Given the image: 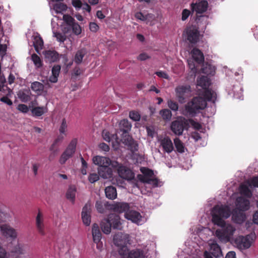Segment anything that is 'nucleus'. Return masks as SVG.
Listing matches in <instances>:
<instances>
[{"label":"nucleus","instance_id":"nucleus-1","mask_svg":"<svg viewBox=\"0 0 258 258\" xmlns=\"http://www.w3.org/2000/svg\"><path fill=\"white\" fill-rule=\"evenodd\" d=\"M230 209L228 206L217 205L212 211L213 222L222 228L215 232L216 236L218 239L224 242L229 241L235 231L231 225L226 224L223 218H227L230 215Z\"/></svg>","mask_w":258,"mask_h":258},{"label":"nucleus","instance_id":"nucleus-2","mask_svg":"<svg viewBox=\"0 0 258 258\" xmlns=\"http://www.w3.org/2000/svg\"><path fill=\"white\" fill-rule=\"evenodd\" d=\"M142 174L138 176L139 180L145 184L140 190L142 194L148 195L151 192L152 188L158 186V181L153 171L148 168L142 167L140 169Z\"/></svg>","mask_w":258,"mask_h":258},{"label":"nucleus","instance_id":"nucleus-3","mask_svg":"<svg viewBox=\"0 0 258 258\" xmlns=\"http://www.w3.org/2000/svg\"><path fill=\"white\" fill-rule=\"evenodd\" d=\"M114 245L118 247V251L122 256H125L128 253V245L132 243L131 239L128 234L122 232H117L113 238Z\"/></svg>","mask_w":258,"mask_h":258},{"label":"nucleus","instance_id":"nucleus-4","mask_svg":"<svg viewBox=\"0 0 258 258\" xmlns=\"http://www.w3.org/2000/svg\"><path fill=\"white\" fill-rule=\"evenodd\" d=\"M206 106V101L203 98L201 97H194L185 105L183 114L185 115L194 116L199 113L201 110L204 109Z\"/></svg>","mask_w":258,"mask_h":258},{"label":"nucleus","instance_id":"nucleus-5","mask_svg":"<svg viewBox=\"0 0 258 258\" xmlns=\"http://www.w3.org/2000/svg\"><path fill=\"white\" fill-rule=\"evenodd\" d=\"M175 96L179 103L183 104L191 96V89L188 85H179L175 89Z\"/></svg>","mask_w":258,"mask_h":258},{"label":"nucleus","instance_id":"nucleus-6","mask_svg":"<svg viewBox=\"0 0 258 258\" xmlns=\"http://www.w3.org/2000/svg\"><path fill=\"white\" fill-rule=\"evenodd\" d=\"M210 80L207 77L202 76L197 80V85L205 90V96L209 101L214 102L216 94L214 91L208 89L210 85Z\"/></svg>","mask_w":258,"mask_h":258},{"label":"nucleus","instance_id":"nucleus-7","mask_svg":"<svg viewBox=\"0 0 258 258\" xmlns=\"http://www.w3.org/2000/svg\"><path fill=\"white\" fill-rule=\"evenodd\" d=\"M254 238V236L252 234L246 236H239L234 239V244L240 250L247 249L250 247Z\"/></svg>","mask_w":258,"mask_h":258},{"label":"nucleus","instance_id":"nucleus-8","mask_svg":"<svg viewBox=\"0 0 258 258\" xmlns=\"http://www.w3.org/2000/svg\"><path fill=\"white\" fill-rule=\"evenodd\" d=\"M255 187H258V177L251 178L241 184L240 192L241 194L249 198L252 195L250 188Z\"/></svg>","mask_w":258,"mask_h":258},{"label":"nucleus","instance_id":"nucleus-9","mask_svg":"<svg viewBox=\"0 0 258 258\" xmlns=\"http://www.w3.org/2000/svg\"><path fill=\"white\" fill-rule=\"evenodd\" d=\"M0 223V232L1 235L6 238L12 240L16 239L18 235L16 229L12 227L10 224L5 223Z\"/></svg>","mask_w":258,"mask_h":258},{"label":"nucleus","instance_id":"nucleus-10","mask_svg":"<svg viewBox=\"0 0 258 258\" xmlns=\"http://www.w3.org/2000/svg\"><path fill=\"white\" fill-rule=\"evenodd\" d=\"M92 161L93 163L98 166V168H101L105 166L111 165L112 168H116L118 166V163L115 161H111L110 158L101 156H94Z\"/></svg>","mask_w":258,"mask_h":258},{"label":"nucleus","instance_id":"nucleus-11","mask_svg":"<svg viewBox=\"0 0 258 258\" xmlns=\"http://www.w3.org/2000/svg\"><path fill=\"white\" fill-rule=\"evenodd\" d=\"M77 142V140L75 139L70 143L59 159V163L61 164H64L68 159L73 156L76 151Z\"/></svg>","mask_w":258,"mask_h":258},{"label":"nucleus","instance_id":"nucleus-12","mask_svg":"<svg viewBox=\"0 0 258 258\" xmlns=\"http://www.w3.org/2000/svg\"><path fill=\"white\" fill-rule=\"evenodd\" d=\"M183 34L185 35L186 38L190 43L195 44L200 39L199 31L194 26L186 28Z\"/></svg>","mask_w":258,"mask_h":258},{"label":"nucleus","instance_id":"nucleus-13","mask_svg":"<svg viewBox=\"0 0 258 258\" xmlns=\"http://www.w3.org/2000/svg\"><path fill=\"white\" fill-rule=\"evenodd\" d=\"M122 142L126 145L128 149L132 152H135L138 150V145L131 136L127 132H123L121 139Z\"/></svg>","mask_w":258,"mask_h":258},{"label":"nucleus","instance_id":"nucleus-14","mask_svg":"<svg viewBox=\"0 0 258 258\" xmlns=\"http://www.w3.org/2000/svg\"><path fill=\"white\" fill-rule=\"evenodd\" d=\"M158 142L164 152L171 153L174 150V146L171 140L168 137H160Z\"/></svg>","mask_w":258,"mask_h":258},{"label":"nucleus","instance_id":"nucleus-15","mask_svg":"<svg viewBox=\"0 0 258 258\" xmlns=\"http://www.w3.org/2000/svg\"><path fill=\"white\" fill-rule=\"evenodd\" d=\"M116 168H117L118 174L121 178L129 180L134 177L133 172L126 167L118 163V166Z\"/></svg>","mask_w":258,"mask_h":258},{"label":"nucleus","instance_id":"nucleus-16","mask_svg":"<svg viewBox=\"0 0 258 258\" xmlns=\"http://www.w3.org/2000/svg\"><path fill=\"white\" fill-rule=\"evenodd\" d=\"M36 227L39 234L42 236L46 234L44 216L40 212H38L36 217Z\"/></svg>","mask_w":258,"mask_h":258},{"label":"nucleus","instance_id":"nucleus-17","mask_svg":"<svg viewBox=\"0 0 258 258\" xmlns=\"http://www.w3.org/2000/svg\"><path fill=\"white\" fill-rule=\"evenodd\" d=\"M91 206L89 203H87L83 208L82 211V219L83 223L89 226L91 223Z\"/></svg>","mask_w":258,"mask_h":258},{"label":"nucleus","instance_id":"nucleus-18","mask_svg":"<svg viewBox=\"0 0 258 258\" xmlns=\"http://www.w3.org/2000/svg\"><path fill=\"white\" fill-rule=\"evenodd\" d=\"M124 217L128 220L138 224H141L142 217L141 214L134 210L130 209L124 214Z\"/></svg>","mask_w":258,"mask_h":258},{"label":"nucleus","instance_id":"nucleus-19","mask_svg":"<svg viewBox=\"0 0 258 258\" xmlns=\"http://www.w3.org/2000/svg\"><path fill=\"white\" fill-rule=\"evenodd\" d=\"M208 3L206 0H201L199 2L191 4V8L193 12L195 11L197 14H202L206 11Z\"/></svg>","mask_w":258,"mask_h":258},{"label":"nucleus","instance_id":"nucleus-20","mask_svg":"<svg viewBox=\"0 0 258 258\" xmlns=\"http://www.w3.org/2000/svg\"><path fill=\"white\" fill-rule=\"evenodd\" d=\"M109 207L110 210L119 213L123 212L125 213L130 209L128 204L123 202L114 203L110 205Z\"/></svg>","mask_w":258,"mask_h":258},{"label":"nucleus","instance_id":"nucleus-21","mask_svg":"<svg viewBox=\"0 0 258 258\" xmlns=\"http://www.w3.org/2000/svg\"><path fill=\"white\" fill-rule=\"evenodd\" d=\"M184 121L181 119L175 120L171 123V129L175 135H181L184 130Z\"/></svg>","mask_w":258,"mask_h":258},{"label":"nucleus","instance_id":"nucleus-22","mask_svg":"<svg viewBox=\"0 0 258 258\" xmlns=\"http://www.w3.org/2000/svg\"><path fill=\"white\" fill-rule=\"evenodd\" d=\"M113 229H121V223L120 217L115 214H110L107 219Z\"/></svg>","mask_w":258,"mask_h":258},{"label":"nucleus","instance_id":"nucleus-23","mask_svg":"<svg viewBox=\"0 0 258 258\" xmlns=\"http://www.w3.org/2000/svg\"><path fill=\"white\" fill-rule=\"evenodd\" d=\"M110 166H105L103 168L97 169L98 173L101 178L109 179L112 177L113 171Z\"/></svg>","mask_w":258,"mask_h":258},{"label":"nucleus","instance_id":"nucleus-24","mask_svg":"<svg viewBox=\"0 0 258 258\" xmlns=\"http://www.w3.org/2000/svg\"><path fill=\"white\" fill-rule=\"evenodd\" d=\"M236 207L240 211L247 210L249 208V202L244 198L239 197L236 200Z\"/></svg>","mask_w":258,"mask_h":258},{"label":"nucleus","instance_id":"nucleus-25","mask_svg":"<svg viewBox=\"0 0 258 258\" xmlns=\"http://www.w3.org/2000/svg\"><path fill=\"white\" fill-rule=\"evenodd\" d=\"M146 256V252L144 250L140 249H136L132 250L130 251H128L127 255L125 256H122L123 258H145Z\"/></svg>","mask_w":258,"mask_h":258},{"label":"nucleus","instance_id":"nucleus-26","mask_svg":"<svg viewBox=\"0 0 258 258\" xmlns=\"http://www.w3.org/2000/svg\"><path fill=\"white\" fill-rule=\"evenodd\" d=\"M92 234L94 242H99L101 241L102 234L97 224L94 223L92 225Z\"/></svg>","mask_w":258,"mask_h":258},{"label":"nucleus","instance_id":"nucleus-27","mask_svg":"<svg viewBox=\"0 0 258 258\" xmlns=\"http://www.w3.org/2000/svg\"><path fill=\"white\" fill-rule=\"evenodd\" d=\"M209 245L212 255L215 257L219 256L221 254V250L216 241L214 240H210L209 241Z\"/></svg>","mask_w":258,"mask_h":258},{"label":"nucleus","instance_id":"nucleus-28","mask_svg":"<svg viewBox=\"0 0 258 258\" xmlns=\"http://www.w3.org/2000/svg\"><path fill=\"white\" fill-rule=\"evenodd\" d=\"M46 61L50 62L56 61L58 58V54L53 50H46L43 52Z\"/></svg>","mask_w":258,"mask_h":258},{"label":"nucleus","instance_id":"nucleus-29","mask_svg":"<svg viewBox=\"0 0 258 258\" xmlns=\"http://www.w3.org/2000/svg\"><path fill=\"white\" fill-rule=\"evenodd\" d=\"M77 188L74 185L70 186L66 192V198L72 204H74L76 199Z\"/></svg>","mask_w":258,"mask_h":258},{"label":"nucleus","instance_id":"nucleus-30","mask_svg":"<svg viewBox=\"0 0 258 258\" xmlns=\"http://www.w3.org/2000/svg\"><path fill=\"white\" fill-rule=\"evenodd\" d=\"M191 55L198 63L203 62L204 60L203 53L199 49L194 48L191 51Z\"/></svg>","mask_w":258,"mask_h":258},{"label":"nucleus","instance_id":"nucleus-31","mask_svg":"<svg viewBox=\"0 0 258 258\" xmlns=\"http://www.w3.org/2000/svg\"><path fill=\"white\" fill-rule=\"evenodd\" d=\"M31 94L29 90H20L18 93V96L22 102H27L30 100Z\"/></svg>","mask_w":258,"mask_h":258},{"label":"nucleus","instance_id":"nucleus-32","mask_svg":"<svg viewBox=\"0 0 258 258\" xmlns=\"http://www.w3.org/2000/svg\"><path fill=\"white\" fill-rule=\"evenodd\" d=\"M232 218L235 223H241L245 220V216L241 211L239 210L238 213L235 211L232 214Z\"/></svg>","mask_w":258,"mask_h":258},{"label":"nucleus","instance_id":"nucleus-33","mask_svg":"<svg viewBox=\"0 0 258 258\" xmlns=\"http://www.w3.org/2000/svg\"><path fill=\"white\" fill-rule=\"evenodd\" d=\"M60 66L59 65L54 66L52 69V75L49 77V81L52 83H56L57 81V78L59 74Z\"/></svg>","mask_w":258,"mask_h":258},{"label":"nucleus","instance_id":"nucleus-34","mask_svg":"<svg viewBox=\"0 0 258 258\" xmlns=\"http://www.w3.org/2000/svg\"><path fill=\"white\" fill-rule=\"evenodd\" d=\"M106 197L109 199H114L117 197V192L115 187L109 186L106 187L105 189Z\"/></svg>","mask_w":258,"mask_h":258},{"label":"nucleus","instance_id":"nucleus-35","mask_svg":"<svg viewBox=\"0 0 258 258\" xmlns=\"http://www.w3.org/2000/svg\"><path fill=\"white\" fill-rule=\"evenodd\" d=\"M111 227L107 219H104L101 223V229L104 234H109L111 232Z\"/></svg>","mask_w":258,"mask_h":258},{"label":"nucleus","instance_id":"nucleus-36","mask_svg":"<svg viewBox=\"0 0 258 258\" xmlns=\"http://www.w3.org/2000/svg\"><path fill=\"white\" fill-rule=\"evenodd\" d=\"M31 88L32 90L35 92L38 95H40L43 91L44 85L40 82H34L32 83Z\"/></svg>","mask_w":258,"mask_h":258},{"label":"nucleus","instance_id":"nucleus-37","mask_svg":"<svg viewBox=\"0 0 258 258\" xmlns=\"http://www.w3.org/2000/svg\"><path fill=\"white\" fill-rule=\"evenodd\" d=\"M202 72L203 73L207 74L208 75H213L214 74L215 72V68L214 66L209 64H204L202 69Z\"/></svg>","mask_w":258,"mask_h":258},{"label":"nucleus","instance_id":"nucleus-38","mask_svg":"<svg viewBox=\"0 0 258 258\" xmlns=\"http://www.w3.org/2000/svg\"><path fill=\"white\" fill-rule=\"evenodd\" d=\"M32 113L33 116H40L47 111V108L46 107H35L32 108Z\"/></svg>","mask_w":258,"mask_h":258},{"label":"nucleus","instance_id":"nucleus-39","mask_svg":"<svg viewBox=\"0 0 258 258\" xmlns=\"http://www.w3.org/2000/svg\"><path fill=\"white\" fill-rule=\"evenodd\" d=\"M86 54V51L84 49L78 50L75 56L74 61L77 64H80L82 62L83 58Z\"/></svg>","mask_w":258,"mask_h":258},{"label":"nucleus","instance_id":"nucleus-40","mask_svg":"<svg viewBox=\"0 0 258 258\" xmlns=\"http://www.w3.org/2000/svg\"><path fill=\"white\" fill-rule=\"evenodd\" d=\"M27 247L26 245L18 243L15 247L14 251L18 254H24L26 253Z\"/></svg>","mask_w":258,"mask_h":258},{"label":"nucleus","instance_id":"nucleus-41","mask_svg":"<svg viewBox=\"0 0 258 258\" xmlns=\"http://www.w3.org/2000/svg\"><path fill=\"white\" fill-rule=\"evenodd\" d=\"M67 9L66 5L61 3H56L53 6V10L56 14L62 13L66 11Z\"/></svg>","mask_w":258,"mask_h":258},{"label":"nucleus","instance_id":"nucleus-42","mask_svg":"<svg viewBox=\"0 0 258 258\" xmlns=\"http://www.w3.org/2000/svg\"><path fill=\"white\" fill-rule=\"evenodd\" d=\"M174 143L177 151L179 153L184 152L185 147L181 141L178 138L174 139Z\"/></svg>","mask_w":258,"mask_h":258},{"label":"nucleus","instance_id":"nucleus-43","mask_svg":"<svg viewBox=\"0 0 258 258\" xmlns=\"http://www.w3.org/2000/svg\"><path fill=\"white\" fill-rule=\"evenodd\" d=\"M160 114L163 119L166 120H169L172 116L171 111L168 109H164L160 110Z\"/></svg>","mask_w":258,"mask_h":258},{"label":"nucleus","instance_id":"nucleus-44","mask_svg":"<svg viewBox=\"0 0 258 258\" xmlns=\"http://www.w3.org/2000/svg\"><path fill=\"white\" fill-rule=\"evenodd\" d=\"M120 127H122L123 132H126L128 130H130L132 127L131 123L127 119H122L120 121L119 123Z\"/></svg>","mask_w":258,"mask_h":258},{"label":"nucleus","instance_id":"nucleus-45","mask_svg":"<svg viewBox=\"0 0 258 258\" xmlns=\"http://www.w3.org/2000/svg\"><path fill=\"white\" fill-rule=\"evenodd\" d=\"M34 45L36 49L41 48L43 45V41L39 36H36L34 39Z\"/></svg>","mask_w":258,"mask_h":258},{"label":"nucleus","instance_id":"nucleus-46","mask_svg":"<svg viewBox=\"0 0 258 258\" xmlns=\"http://www.w3.org/2000/svg\"><path fill=\"white\" fill-rule=\"evenodd\" d=\"M242 88L240 86H234L233 88L234 97L236 98L241 99V97L242 96Z\"/></svg>","mask_w":258,"mask_h":258},{"label":"nucleus","instance_id":"nucleus-47","mask_svg":"<svg viewBox=\"0 0 258 258\" xmlns=\"http://www.w3.org/2000/svg\"><path fill=\"white\" fill-rule=\"evenodd\" d=\"M168 107L174 111H176L178 109V103L171 99H168L167 102Z\"/></svg>","mask_w":258,"mask_h":258},{"label":"nucleus","instance_id":"nucleus-48","mask_svg":"<svg viewBox=\"0 0 258 258\" xmlns=\"http://www.w3.org/2000/svg\"><path fill=\"white\" fill-rule=\"evenodd\" d=\"M31 59L36 67L39 68L42 66L41 60L37 54H33L31 56Z\"/></svg>","mask_w":258,"mask_h":258},{"label":"nucleus","instance_id":"nucleus-49","mask_svg":"<svg viewBox=\"0 0 258 258\" xmlns=\"http://www.w3.org/2000/svg\"><path fill=\"white\" fill-rule=\"evenodd\" d=\"M130 118L134 121H139L140 119L141 116L139 112L135 111H132L129 113Z\"/></svg>","mask_w":258,"mask_h":258},{"label":"nucleus","instance_id":"nucleus-50","mask_svg":"<svg viewBox=\"0 0 258 258\" xmlns=\"http://www.w3.org/2000/svg\"><path fill=\"white\" fill-rule=\"evenodd\" d=\"M99 175L96 173H91L89 175L88 180L89 181L93 183L98 181L99 179Z\"/></svg>","mask_w":258,"mask_h":258},{"label":"nucleus","instance_id":"nucleus-51","mask_svg":"<svg viewBox=\"0 0 258 258\" xmlns=\"http://www.w3.org/2000/svg\"><path fill=\"white\" fill-rule=\"evenodd\" d=\"M63 20L69 25L72 26L74 23V19L70 16L64 15L63 16Z\"/></svg>","mask_w":258,"mask_h":258},{"label":"nucleus","instance_id":"nucleus-52","mask_svg":"<svg viewBox=\"0 0 258 258\" xmlns=\"http://www.w3.org/2000/svg\"><path fill=\"white\" fill-rule=\"evenodd\" d=\"M72 26L73 31L76 35H79L81 33L82 29L78 24L75 23Z\"/></svg>","mask_w":258,"mask_h":258},{"label":"nucleus","instance_id":"nucleus-53","mask_svg":"<svg viewBox=\"0 0 258 258\" xmlns=\"http://www.w3.org/2000/svg\"><path fill=\"white\" fill-rule=\"evenodd\" d=\"M53 36L60 42H63L66 40V36L60 33L53 32Z\"/></svg>","mask_w":258,"mask_h":258},{"label":"nucleus","instance_id":"nucleus-54","mask_svg":"<svg viewBox=\"0 0 258 258\" xmlns=\"http://www.w3.org/2000/svg\"><path fill=\"white\" fill-rule=\"evenodd\" d=\"M67 129V124L66 121L63 119L62 121L61 124L59 127V132L60 134H64Z\"/></svg>","mask_w":258,"mask_h":258},{"label":"nucleus","instance_id":"nucleus-55","mask_svg":"<svg viewBox=\"0 0 258 258\" xmlns=\"http://www.w3.org/2000/svg\"><path fill=\"white\" fill-rule=\"evenodd\" d=\"M188 63L189 69L192 71V74L195 76L197 73V69L195 64L192 60H188Z\"/></svg>","mask_w":258,"mask_h":258},{"label":"nucleus","instance_id":"nucleus-56","mask_svg":"<svg viewBox=\"0 0 258 258\" xmlns=\"http://www.w3.org/2000/svg\"><path fill=\"white\" fill-rule=\"evenodd\" d=\"M17 109L23 113H27L29 110L28 106L23 104H19L17 107Z\"/></svg>","mask_w":258,"mask_h":258},{"label":"nucleus","instance_id":"nucleus-57","mask_svg":"<svg viewBox=\"0 0 258 258\" xmlns=\"http://www.w3.org/2000/svg\"><path fill=\"white\" fill-rule=\"evenodd\" d=\"M73 6L77 9H80L82 6V3L80 0H72Z\"/></svg>","mask_w":258,"mask_h":258},{"label":"nucleus","instance_id":"nucleus-58","mask_svg":"<svg viewBox=\"0 0 258 258\" xmlns=\"http://www.w3.org/2000/svg\"><path fill=\"white\" fill-rule=\"evenodd\" d=\"M90 29L92 32H96L99 29V26L95 22H91L89 25Z\"/></svg>","mask_w":258,"mask_h":258},{"label":"nucleus","instance_id":"nucleus-59","mask_svg":"<svg viewBox=\"0 0 258 258\" xmlns=\"http://www.w3.org/2000/svg\"><path fill=\"white\" fill-rule=\"evenodd\" d=\"M190 14V12L189 10L187 9H184L182 12V20L185 21L187 19V18L189 17Z\"/></svg>","mask_w":258,"mask_h":258},{"label":"nucleus","instance_id":"nucleus-60","mask_svg":"<svg viewBox=\"0 0 258 258\" xmlns=\"http://www.w3.org/2000/svg\"><path fill=\"white\" fill-rule=\"evenodd\" d=\"M135 17L138 20L145 21L147 20V17L146 15H144L141 12H137L135 14Z\"/></svg>","mask_w":258,"mask_h":258},{"label":"nucleus","instance_id":"nucleus-61","mask_svg":"<svg viewBox=\"0 0 258 258\" xmlns=\"http://www.w3.org/2000/svg\"><path fill=\"white\" fill-rule=\"evenodd\" d=\"M155 74L159 77L169 80L170 78L167 74L163 71L156 72Z\"/></svg>","mask_w":258,"mask_h":258},{"label":"nucleus","instance_id":"nucleus-62","mask_svg":"<svg viewBox=\"0 0 258 258\" xmlns=\"http://www.w3.org/2000/svg\"><path fill=\"white\" fill-rule=\"evenodd\" d=\"M150 58V56L146 53H142L138 56V59L144 61Z\"/></svg>","mask_w":258,"mask_h":258},{"label":"nucleus","instance_id":"nucleus-63","mask_svg":"<svg viewBox=\"0 0 258 258\" xmlns=\"http://www.w3.org/2000/svg\"><path fill=\"white\" fill-rule=\"evenodd\" d=\"M146 130L148 135L153 138L155 134L154 127L153 126H147Z\"/></svg>","mask_w":258,"mask_h":258},{"label":"nucleus","instance_id":"nucleus-64","mask_svg":"<svg viewBox=\"0 0 258 258\" xmlns=\"http://www.w3.org/2000/svg\"><path fill=\"white\" fill-rule=\"evenodd\" d=\"M96 208L99 213H103L104 208L101 202L97 201L95 204Z\"/></svg>","mask_w":258,"mask_h":258}]
</instances>
